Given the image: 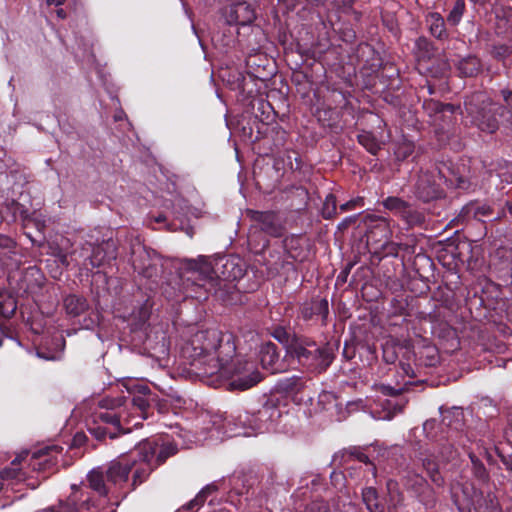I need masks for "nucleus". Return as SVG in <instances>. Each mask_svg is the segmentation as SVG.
Returning <instances> with one entry per match:
<instances>
[{
  "mask_svg": "<svg viewBox=\"0 0 512 512\" xmlns=\"http://www.w3.org/2000/svg\"><path fill=\"white\" fill-rule=\"evenodd\" d=\"M236 347L231 334L217 328L196 332L183 352L190 365L200 374L212 376L223 370L235 354Z\"/></svg>",
  "mask_w": 512,
  "mask_h": 512,
  "instance_id": "nucleus-1",
  "label": "nucleus"
},
{
  "mask_svg": "<svg viewBox=\"0 0 512 512\" xmlns=\"http://www.w3.org/2000/svg\"><path fill=\"white\" fill-rule=\"evenodd\" d=\"M184 268L191 276L183 281L185 297L206 298V294L213 293L221 296V291L227 287L230 278L236 279L242 275L240 268L232 274L220 277L214 270L211 262L204 256H199L197 259H186L184 261Z\"/></svg>",
  "mask_w": 512,
  "mask_h": 512,
  "instance_id": "nucleus-2",
  "label": "nucleus"
},
{
  "mask_svg": "<svg viewBox=\"0 0 512 512\" xmlns=\"http://www.w3.org/2000/svg\"><path fill=\"white\" fill-rule=\"evenodd\" d=\"M177 453V444L168 437L156 436L137 443L135 454L140 457L141 461L132 477V490L144 483L158 466Z\"/></svg>",
  "mask_w": 512,
  "mask_h": 512,
  "instance_id": "nucleus-3",
  "label": "nucleus"
},
{
  "mask_svg": "<svg viewBox=\"0 0 512 512\" xmlns=\"http://www.w3.org/2000/svg\"><path fill=\"white\" fill-rule=\"evenodd\" d=\"M280 417V410L271 403H265L255 413L239 411L237 414L221 416L220 420H214L219 430L228 437L237 436L238 428L251 429L254 433H263L269 430L271 424Z\"/></svg>",
  "mask_w": 512,
  "mask_h": 512,
  "instance_id": "nucleus-4",
  "label": "nucleus"
},
{
  "mask_svg": "<svg viewBox=\"0 0 512 512\" xmlns=\"http://www.w3.org/2000/svg\"><path fill=\"white\" fill-rule=\"evenodd\" d=\"M295 359L307 372L322 374L335 359V351L330 343L319 344L312 338L302 335L292 345L289 355Z\"/></svg>",
  "mask_w": 512,
  "mask_h": 512,
  "instance_id": "nucleus-5",
  "label": "nucleus"
},
{
  "mask_svg": "<svg viewBox=\"0 0 512 512\" xmlns=\"http://www.w3.org/2000/svg\"><path fill=\"white\" fill-rule=\"evenodd\" d=\"M123 406V398L105 397L99 401V409L94 412L93 424L89 427L90 433L98 440L109 437L116 438L121 433L130 430L122 428V421L126 419L127 413Z\"/></svg>",
  "mask_w": 512,
  "mask_h": 512,
  "instance_id": "nucleus-6",
  "label": "nucleus"
},
{
  "mask_svg": "<svg viewBox=\"0 0 512 512\" xmlns=\"http://www.w3.org/2000/svg\"><path fill=\"white\" fill-rule=\"evenodd\" d=\"M464 108L471 123L482 132L494 133L499 128L498 116L506 120L505 103H493L481 92L466 97Z\"/></svg>",
  "mask_w": 512,
  "mask_h": 512,
  "instance_id": "nucleus-7",
  "label": "nucleus"
},
{
  "mask_svg": "<svg viewBox=\"0 0 512 512\" xmlns=\"http://www.w3.org/2000/svg\"><path fill=\"white\" fill-rule=\"evenodd\" d=\"M73 260L81 269L91 272L95 268L104 266L117 257L116 244L112 239L94 245L86 242L79 250L73 252Z\"/></svg>",
  "mask_w": 512,
  "mask_h": 512,
  "instance_id": "nucleus-8",
  "label": "nucleus"
},
{
  "mask_svg": "<svg viewBox=\"0 0 512 512\" xmlns=\"http://www.w3.org/2000/svg\"><path fill=\"white\" fill-rule=\"evenodd\" d=\"M131 262L134 270L144 278L153 282L161 274V260L159 255L140 242L132 244Z\"/></svg>",
  "mask_w": 512,
  "mask_h": 512,
  "instance_id": "nucleus-9",
  "label": "nucleus"
},
{
  "mask_svg": "<svg viewBox=\"0 0 512 512\" xmlns=\"http://www.w3.org/2000/svg\"><path fill=\"white\" fill-rule=\"evenodd\" d=\"M246 217L250 220V233L262 232L267 236L280 238L283 236L285 226L280 214L276 211H258L247 209Z\"/></svg>",
  "mask_w": 512,
  "mask_h": 512,
  "instance_id": "nucleus-10",
  "label": "nucleus"
},
{
  "mask_svg": "<svg viewBox=\"0 0 512 512\" xmlns=\"http://www.w3.org/2000/svg\"><path fill=\"white\" fill-rule=\"evenodd\" d=\"M140 461V457L135 454V448L129 454L111 461L105 471L107 482L114 486H122L128 481L131 472L132 476L135 475Z\"/></svg>",
  "mask_w": 512,
  "mask_h": 512,
  "instance_id": "nucleus-11",
  "label": "nucleus"
},
{
  "mask_svg": "<svg viewBox=\"0 0 512 512\" xmlns=\"http://www.w3.org/2000/svg\"><path fill=\"white\" fill-rule=\"evenodd\" d=\"M440 182V173L436 170L420 171L414 186V193L416 197L423 202H429L440 198L443 193Z\"/></svg>",
  "mask_w": 512,
  "mask_h": 512,
  "instance_id": "nucleus-12",
  "label": "nucleus"
},
{
  "mask_svg": "<svg viewBox=\"0 0 512 512\" xmlns=\"http://www.w3.org/2000/svg\"><path fill=\"white\" fill-rule=\"evenodd\" d=\"M262 380L261 373L254 368L252 363L235 364L232 378L228 383L230 390L245 391L257 385Z\"/></svg>",
  "mask_w": 512,
  "mask_h": 512,
  "instance_id": "nucleus-13",
  "label": "nucleus"
},
{
  "mask_svg": "<svg viewBox=\"0 0 512 512\" xmlns=\"http://www.w3.org/2000/svg\"><path fill=\"white\" fill-rule=\"evenodd\" d=\"M223 17L228 25L245 26L254 21L255 12L250 4L238 2L226 7Z\"/></svg>",
  "mask_w": 512,
  "mask_h": 512,
  "instance_id": "nucleus-14",
  "label": "nucleus"
},
{
  "mask_svg": "<svg viewBox=\"0 0 512 512\" xmlns=\"http://www.w3.org/2000/svg\"><path fill=\"white\" fill-rule=\"evenodd\" d=\"M418 459L422 463V467L427 472L432 483L437 487H443L445 480L439 472V462L435 453L427 449L419 453Z\"/></svg>",
  "mask_w": 512,
  "mask_h": 512,
  "instance_id": "nucleus-15",
  "label": "nucleus"
},
{
  "mask_svg": "<svg viewBox=\"0 0 512 512\" xmlns=\"http://www.w3.org/2000/svg\"><path fill=\"white\" fill-rule=\"evenodd\" d=\"M260 362L264 369L271 373L283 371V364L280 362L278 348L274 343H266L260 350Z\"/></svg>",
  "mask_w": 512,
  "mask_h": 512,
  "instance_id": "nucleus-16",
  "label": "nucleus"
},
{
  "mask_svg": "<svg viewBox=\"0 0 512 512\" xmlns=\"http://www.w3.org/2000/svg\"><path fill=\"white\" fill-rule=\"evenodd\" d=\"M300 315L305 321L319 316L322 324L326 325L329 315V305L326 299H314L310 303H305L300 309Z\"/></svg>",
  "mask_w": 512,
  "mask_h": 512,
  "instance_id": "nucleus-17",
  "label": "nucleus"
},
{
  "mask_svg": "<svg viewBox=\"0 0 512 512\" xmlns=\"http://www.w3.org/2000/svg\"><path fill=\"white\" fill-rule=\"evenodd\" d=\"M409 487L415 491L419 501L423 503L426 508L431 509L435 507L437 503L436 493L423 477L415 475L413 483L409 484Z\"/></svg>",
  "mask_w": 512,
  "mask_h": 512,
  "instance_id": "nucleus-18",
  "label": "nucleus"
},
{
  "mask_svg": "<svg viewBox=\"0 0 512 512\" xmlns=\"http://www.w3.org/2000/svg\"><path fill=\"white\" fill-rule=\"evenodd\" d=\"M28 456V451H24L16 456L14 460L11 461L10 466L4 468L0 472V477L4 480H15L17 482L23 481L26 478V473L23 471L21 463Z\"/></svg>",
  "mask_w": 512,
  "mask_h": 512,
  "instance_id": "nucleus-19",
  "label": "nucleus"
},
{
  "mask_svg": "<svg viewBox=\"0 0 512 512\" xmlns=\"http://www.w3.org/2000/svg\"><path fill=\"white\" fill-rule=\"evenodd\" d=\"M455 66L461 77H475L482 71L481 60L474 55L459 59Z\"/></svg>",
  "mask_w": 512,
  "mask_h": 512,
  "instance_id": "nucleus-20",
  "label": "nucleus"
},
{
  "mask_svg": "<svg viewBox=\"0 0 512 512\" xmlns=\"http://www.w3.org/2000/svg\"><path fill=\"white\" fill-rule=\"evenodd\" d=\"M415 361L418 365L425 367H433L439 361L438 350L434 345L423 344L417 347L413 352Z\"/></svg>",
  "mask_w": 512,
  "mask_h": 512,
  "instance_id": "nucleus-21",
  "label": "nucleus"
},
{
  "mask_svg": "<svg viewBox=\"0 0 512 512\" xmlns=\"http://www.w3.org/2000/svg\"><path fill=\"white\" fill-rule=\"evenodd\" d=\"M307 384V379L303 376L293 375L291 377H285L277 382V391L296 395L300 393Z\"/></svg>",
  "mask_w": 512,
  "mask_h": 512,
  "instance_id": "nucleus-22",
  "label": "nucleus"
},
{
  "mask_svg": "<svg viewBox=\"0 0 512 512\" xmlns=\"http://www.w3.org/2000/svg\"><path fill=\"white\" fill-rule=\"evenodd\" d=\"M65 311L71 317H77L88 309L87 300L79 295L71 294L64 298Z\"/></svg>",
  "mask_w": 512,
  "mask_h": 512,
  "instance_id": "nucleus-23",
  "label": "nucleus"
},
{
  "mask_svg": "<svg viewBox=\"0 0 512 512\" xmlns=\"http://www.w3.org/2000/svg\"><path fill=\"white\" fill-rule=\"evenodd\" d=\"M362 501L369 512H384L385 505L379 499L378 492L373 487H366L362 490Z\"/></svg>",
  "mask_w": 512,
  "mask_h": 512,
  "instance_id": "nucleus-24",
  "label": "nucleus"
},
{
  "mask_svg": "<svg viewBox=\"0 0 512 512\" xmlns=\"http://www.w3.org/2000/svg\"><path fill=\"white\" fill-rule=\"evenodd\" d=\"M496 202L489 203H478L471 202L464 207L467 216H471L475 219L481 220L482 217H491L494 214V206Z\"/></svg>",
  "mask_w": 512,
  "mask_h": 512,
  "instance_id": "nucleus-25",
  "label": "nucleus"
},
{
  "mask_svg": "<svg viewBox=\"0 0 512 512\" xmlns=\"http://www.w3.org/2000/svg\"><path fill=\"white\" fill-rule=\"evenodd\" d=\"M87 481L89 483V487L97 492L99 496H107L109 493V489L105 484V476L104 473L100 469H93L87 475Z\"/></svg>",
  "mask_w": 512,
  "mask_h": 512,
  "instance_id": "nucleus-26",
  "label": "nucleus"
},
{
  "mask_svg": "<svg viewBox=\"0 0 512 512\" xmlns=\"http://www.w3.org/2000/svg\"><path fill=\"white\" fill-rule=\"evenodd\" d=\"M430 33L437 39L447 37L445 21L439 13H430L426 18Z\"/></svg>",
  "mask_w": 512,
  "mask_h": 512,
  "instance_id": "nucleus-27",
  "label": "nucleus"
},
{
  "mask_svg": "<svg viewBox=\"0 0 512 512\" xmlns=\"http://www.w3.org/2000/svg\"><path fill=\"white\" fill-rule=\"evenodd\" d=\"M403 347L408 348L409 344H400L394 339L387 340L382 346V358L387 364H394L398 359V350Z\"/></svg>",
  "mask_w": 512,
  "mask_h": 512,
  "instance_id": "nucleus-28",
  "label": "nucleus"
},
{
  "mask_svg": "<svg viewBox=\"0 0 512 512\" xmlns=\"http://www.w3.org/2000/svg\"><path fill=\"white\" fill-rule=\"evenodd\" d=\"M148 392L143 395H137L132 398V406L139 411V416L142 419L148 418V411L151 407V402L155 401L154 395Z\"/></svg>",
  "mask_w": 512,
  "mask_h": 512,
  "instance_id": "nucleus-29",
  "label": "nucleus"
},
{
  "mask_svg": "<svg viewBox=\"0 0 512 512\" xmlns=\"http://www.w3.org/2000/svg\"><path fill=\"white\" fill-rule=\"evenodd\" d=\"M273 336L283 344L286 349V353L289 356L292 352V345L294 344V341L300 339L302 335L291 333L282 327H278L275 329Z\"/></svg>",
  "mask_w": 512,
  "mask_h": 512,
  "instance_id": "nucleus-30",
  "label": "nucleus"
},
{
  "mask_svg": "<svg viewBox=\"0 0 512 512\" xmlns=\"http://www.w3.org/2000/svg\"><path fill=\"white\" fill-rule=\"evenodd\" d=\"M151 315V305L148 301L142 303L132 313V325L135 329H142Z\"/></svg>",
  "mask_w": 512,
  "mask_h": 512,
  "instance_id": "nucleus-31",
  "label": "nucleus"
},
{
  "mask_svg": "<svg viewBox=\"0 0 512 512\" xmlns=\"http://www.w3.org/2000/svg\"><path fill=\"white\" fill-rule=\"evenodd\" d=\"M17 309L16 300L6 291L0 290V315L10 318Z\"/></svg>",
  "mask_w": 512,
  "mask_h": 512,
  "instance_id": "nucleus-32",
  "label": "nucleus"
},
{
  "mask_svg": "<svg viewBox=\"0 0 512 512\" xmlns=\"http://www.w3.org/2000/svg\"><path fill=\"white\" fill-rule=\"evenodd\" d=\"M423 108L428 113V115H436L438 113L449 112L453 114L455 112V106L453 104H443L439 101L433 99H426L423 102Z\"/></svg>",
  "mask_w": 512,
  "mask_h": 512,
  "instance_id": "nucleus-33",
  "label": "nucleus"
},
{
  "mask_svg": "<svg viewBox=\"0 0 512 512\" xmlns=\"http://www.w3.org/2000/svg\"><path fill=\"white\" fill-rule=\"evenodd\" d=\"M358 142L362 145L369 153L376 155L381 149V145L373 133L363 131L357 136Z\"/></svg>",
  "mask_w": 512,
  "mask_h": 512,
  "instance_id": "nucleus-34",
  "label": "nucleus"
},
{
  "mask_svg": "<svg viewBox=\"0 0 512 512\" xmlns=\"http://www.w3.org/2000/svg\"><path fill=\"white\" fill-rule=\"evenodd\" d=\"M382 204L387 210L400 217L406 213V209L410 205L402 198L396 196L387 197L385 200H383Z\"/></svg>",
  "mask_w": 512,
  "mask_h": 512,
  "instance_id": "nucleus-35",
  "label": "nucleus"
},
{
  "mask_svg": "<svg viewBox=\"0 0 512 512\" xmlns=\"http://www.w3.org/2000/svg\"><path fill=\"white\" fill-rule=\"evenodd\" d=\"M469 458L471 460L472 472H473L474 476L482 482L487 481L489 478V474H488L484 464L473 453H469Z\"/></svg>",
  "mask_w": 512,
  "mask_h": 512,
  "instance_id": "nucleus-36",
  "label": "nucleus"
},
{
  "mask_svg": "<svg viewBox=\"0 0 512 512\" xmlns=\"http://www.w3.org/2000/svg\"><path fill=\"white\" fill-rule=\"evenodd\" d=\"M401 218L410 227L419 226V225L423 224V222L425 220L424 215L421 212L413 209L411 205H409L407 207L406 213H404Z\"/></svg>",
  "mask_w": 512,
  "mask_h": 512,
  "instance_id": "nucleus-37",
  "label": "nucleus"
},
{
  "mask_svg": "<svg viewBox=\"0 0 512 512\" xmlns=\"http://www.w3.org/2000/svg\"><path fill=\"white\" fill-rule=\"evenodd\" d=\"M337 213L336 197L332 193H329L323 203L321 214L324 219H331Z\"/></svg>",
  "mask_w": 512,
  "mask_h": 512,
  "instance_id": "nucleus-38",
  "label": "nucleus"
},
{
  "mask_svg": "<svg viewBox=\"0 0 512 512\" xmlns=\"http://www.w3.org/2000/svg\"><path fill=\"white\" fill-rule=\"evenodd\" d=\"M464 11H465V1L464 0H456L453 8L451 9V11L449 12V14L447 16L448 23L451 25H454V26L457 25L460 22Z\"/></svg>",
  "mask_w": 512,
  "mask_h": 512,
  "instance_id": "nucleus-39",
  "label": "nucleus"
},
{
  "mask_svg": "<svg viewBox=\"0 0 512 512\" xmlns=\"http://www.w3.org/2000/svg\"><path fill=\"white\" fill-rule=\"evenodd\" d=\"M489 53L495 60L504 61L512 54V48L506 44H494Z\"/></svg>",
  "mask_w": 512,
  "mask_h": 512,
  "instance_id": "nucleus-40",
  "label": "nucleus"
},
{
  "mask_svg": "<svg viewBox=\"0 0 512 512\" xmlns=\"http://www.w3.org/2000/svg\"><path fill=\"white\" fill-rule=\"evenodd\" d=\"M446 440H447V444H442V449L439 452L443 461H448L450 458L453 457V453H454V444L452 443L453 433L449 432V434L446 436Z\"/></svg>",
  "mask_w": 512,
  "mask_h": 512,
  "instance_id": "nucleus-41",
  "label": "nucleus"
},
{
  "mask_svg": "<svg viewBox=\"0 0 512 512\" xmlns=\"http://www.w3.org/2000/svg\"><path fill=\"white\" fill-rule=\"evenodd\" d=\"M414 152V145L410 142H403L396 149V157L398 160H405Z\"/></svg>",
  "mask_w": 512,
  "mask_h": 512,
  "instance_id": "nucleus-42",
  "label": "nucleus"
},
{
  "mask_svg": "<svg viewBox=\"0 0 512 512\" xmlns=\"http://www.w3.org/2000/svg\"><path fill=\"white\" fill-rule=\"evenodd\" d=\"M75 499L69 498L66 501H61L58 506L52 507L51 512H78Z\"/></svg>",
  "mask_w": 512,
  "mask_h": 512,
  "instance_id": "nucleus-43",
  "label": "nucleus"
},
{
  "mask_svg": "<svg viewBox=\"0 0 512 512\" xmlns=\"http://www.w3.org/2000/svg\"><path fill=\"white\" fill-rule=\"evenodd\" d=\"M246 481L247 479L244 475H237L232 478V489L236 494L243 495L244 493L248 492V488H246L245 485Z\"/></svg>",
  "mask_w": 512,
  "mask_h": 512,
  "instance_id": "nucleus-44",
  "label": "nucleus"
},
{
  "mask_svg": "<svg viewBox=\"0 0 512 512\" xmlns=\"http://www.w3.org/2000/svg\"><path fill=\"white\" fill-rule=\"evenodd\" d=\"M501 96L506 105V121L512 125V91L503 89L501 90Z\"/></svg>",
  "mask_w": 512,
  "mask_h": 512,
  "instance_id": "nucleus-45",
  "label": "nucleus"
},
{
  "mask_svg": "<svg viewBox=\"0 0 512 512\" xmlns=\"http://www.w3.org/2000/svg\"><path fill=\"white\" fill-rule=\"evenodd\" d=\"M79 511L86 510L87 512H98L99 511V503L98 500L92 497H86L81 501Z\"/></svg>",
  "mask_w": 512,
  "mask_h": 512,
  "instance_id": "nucleus-46",
  "label": "nucleus"
},
{
  "mask_svg": "<svg viewBox=\"0 0 512 512\" xmlns=\"http://www.w3.org/2000/svg\"><path fill=\"white\" fill-rule=\"evenodd\" d=\"M204 504L203 500L196 495L195 498L183 505L177 512H194Z\"/></svg>",
  "mask_w": 512,
  "mask_h": 512,
  "instance_id": "nucleus-47",
  "label": "nucleus"
},
{
  "mask_svg": "<svg viewBox=\"0 0 512 512\" xmlns=\"http://www.w3.org/2000/svg\"><path fill=\"white\" fill-rule=\"evenodd\" d=\"M407 388L405 386L403 387H398V388H395L391 385H385V384H382L379 388L380 392L383 394V395H386V396H391V397H397L399 396L400 394H402L403 391H405Z\"/></svg>",
  "mask_w": 512,
  "mask_h": 512,
  "instance_id": "nucleus-48",
  "label": "nucleus"
},
{
  "mask_svg": "<svg viewBox=\"0 0 512 512\" xmlns=\"http://www.w3.org/2000/svg\"><path fill=\"white\" fill-rule=\"evenodd\" d=\"M61 450H62V448L58 447V446H47V447L39 449L38 451L33 453L32 459H40L45 456L52 457V453H54V452L59 453Z\"/></svg>",
  "mask_w": 512,
  "mask_h": 512,
  "instance_id": "nucleus-49",
  "label": "nucleus"
},
{
  "mask_svg": "<svg viewBox=\"0 0 512 512\" xmlns=\"http://www.w3.org/2000/svg\"><path fill=\"white\" fill-rule=\"evenodd\" d=\"M364 221L368 228L375 226L382 228V230H386V224L384 223V220L376 215H367Z\"/></svg>",
  "mask_w": 512,
  "mask_h": 512,
  "instance_id": "nucleus-50",
  "label": "nucleus"
},
{
  "mask_svg": "<svg viewBox=\"0 0 512 512\" xmlns=\"http://www.w3.org/2000/svg\"><path fill=\"white\" fill-rule=\"evenodd\" d=\"M217 489L218 487L216 484H208L202 488L197 495L203 500V502H205L206 498L213 492L217 491Z\"/></svg>",
  "mask_w": 512,
  "mask_h": 512,
  "instance_id": "nucleus-51",
  "label": "nucleus"
},
{
  "mask_svg": "<svg viewBox=\"0 0 512 512\" xmlns=\"http://www.w3.org/2000/svg\"><path fill=\"white\" fill-rule=\"evenodd\" d=\"M362 205H363L362 199H360V198L353 199V200H350V201L340 205V210L348 211V210L355 208L356 206H362Z\"/></svg>",
  "mask_w": 512,
  "mask_h": 512,
  "instance_id": "nucleus-52",
  "label": "nucleus"
},
{
  "mask_svg": "<svg viewBox=\"0 0 512 512\" xmlns=\"http://www.w3.org/2000/svg\"><path fill=\"white\" fill-rule=\"evenodd\" d=\"M400 370L403 375H406L410 378H414L416 376L414 369L412 368V366L409 363L400 362Z\"/></svg>",
  "mask_w": 512,
  "mask_h": 512,
  "instance_id": "nucleus-53",
  "label": "nucleus"
},
{
  "mask_svg": "<svg viewBox=\"0 0 512 512\" xmlns=\"http://www.w3.org/2000/svg\"><path fill=\"white\" fill-rule=\"evenodd\" d=\"M406 403H407V401L403 400V399H399L395 403L388 401V404L390 406H393V415L402 412Z\"/></svg>",
  "mask_w": 512,
  "mask_h": 512,
  "instance_id": "nucleus-54",
  "label": "nucleus"
},
{
  "mask_svg": "<svg viewBox=\"0 0 512 512\" xmlns=\"http://www.w3.org/2000/svg\"><path fill=\"white\" fill-rule=\"evenodd\" d=\"M14 241L5 235L0 234V247L10 249L14 246Z\"/></svg>",
  "mask_w": 512,
  "mask_h": 512,
  "instance_id": "nucleus-55",
  "label": "nucleus"
},
{
  "mask_svg": "<svg viewBox=\"0 0 512 512\" xmlns=\"http://www.w3.org/2000/svg\"><path fill=\"white\" fill-rule=\"evenodd\" d=\"M15 212L16 213H19L20 216L24 219V220H30V217H29V214H28V210L23 206V205H20L19 203H15Z\"/></svg>",
  "mask_w": 512,
  "mask_h": 512,
  "instance_id": "nucleus-56",
  "label": "nucleus"
},
{
  "mask_svg": "<svg viewBox=\"0 0 512 512\" xmlns=\"http://www.w3.org/2000/svg\"><path fill=\"white\" fill-rule=\"evenodd\" d=\"M363 407V401L361 399L347 403L348 412L356 411Z\"/></svg>",
  "mask_w": 512,
  "mask_h": 512,
  "instance_id": "nucleus-57",
  "label": "nucleus"
},
{
  "mask_svg": "<svg viewBox=\"0 0 512 512\" xmlns=\"http://www.w3.org/2000/svg\"><path fill=\"white\" fill-rule=\"evenodd\" d=\"M351 456H354L358 461L365 464H368L370 462L369 457L360 451L355 450L354 452H351Z\"/></svg>",
  "mask_w": 512,
  "mask_h": 512,
  "instance_id": "nucleus-58",
  "label": "nucleus"
},
{
  "mask_svg": "<svg viewBox=\"0 0 512 512\" xmlns=\"http://www.w3.org/2000/svg\"><path fill=\"white\" fill-rule=\"evenodd\" d=\"M436 425V422L434 420H428L424 423L423 429L427 434V437H431L433 439V436L430 434V430H432Z\"/></svg>",
  "mask_w": 512,
  "mask_h": 512,
  "instance_id": "nucleus-59",
  "label": "nucleus"
},
{
  "mask_svg": "<svg viewBox=\"0 0 512 512\" xmlns=\"http://www.w3.org/2000/svg\"><path fill=\"white\" fill-rule=\"evenodd\" d=\"M499 209L496 213V215L493 217V221H500L506 216V210L504 205L498 204Z\"/></svg>",
  "mask_w": 512,
  "mask_h": 512,
  "instance_id": "nucleus-60",
  "label": "nucleus"
},
{
  "mask_svg": "<svg viewBox=\"0 0 512 512\" xmlns=\"http://www.w3.org/2000/svg\"><path fill=\"white\" fill-rule=\"evenodd\" d=\"M355 219H356L355 216L346 217L341 223H339L338 228L339 229L347 228L351 223H353L355 221Z\"/></svg>",
  "mask_w": 512,
  "mask_h": 512,
  "instance_id": "nucleus-61",
  "label": "nucleus"
},
{
  "mask_svg": "<svg viewBox=\"0 0 512 512\" xmlns=\"http://www.w3.org/2000/svg\"><path fill=\"white\" fill-rule=\"evenodd\" d=\"M287 10L293 9L299 0H278Z\"/></svg>",
  "mask_w": 512,
  "mask_h": 512,
  "instance_id": "nucleus-62",
  "label": "nucleus"
},
{
  "mask_svg": "<svg viewBox=\"0 0 512 512\" xmlns=\"http://www.w3.org/2000/svg\"><path fill=\"white\" fill-rule=\"evenodd\" d=\"M295 165L292 162H289L290 168L292 170H299L301 168V160L295 157Z\"/></svg>",
  "mask_w": 512,
  "mask_h": 512,
  "instance_id": "nucleus-63",
  "label": "nucleus"
},
{
  "mask_svg": "<svg viewBox=\"0 0 512 512\" xmlns=\"http://www.w3.org/2000/svg\"><path fill=\"white\" fill-rule=\"evenodd\" d=\"M503 205L505 207V210H507L510 216L512 217V202L505 201Z\"/></svg>",
  "mask_w": 512,
  "mask_h": 512,
  "instance_id": "nucleus-64",
  "label": "nucleus"
}]
</instances>
